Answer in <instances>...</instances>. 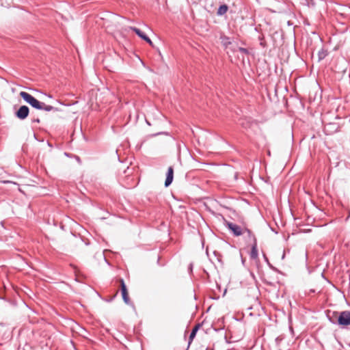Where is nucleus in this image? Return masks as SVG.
Instances as JSON below:
<instances>
[{
  "label": "nucleus",
  "mask_w": 350,
  "mask_h": 350,
  "mask_svg": "<svg viewBox=\"0 0 350 350\" xmlns=\"http://www.w3.org/2000/svg\"><path fill=\"white\" fill-rule=\"evenodd\" d=\"M239 51L242 53L248 54V50L245 48L239 47Z\"/></svg>",
  "instance_id": "obj_16"
},
{
  "label": "nucleus",
  "mask_w": 350,
  "mask_h": 350,
  "mask_svg": "<svg viewBox=\"0 0 350 350\" xmlns=\"http://www.w3.org/2000/svg\"><path fill=\"white\" fill-rule=\"evenodd\" d=\"M146 42H147L150 45L152 46V42L151 41V40L149 38L148 36H147V39L146 40H144Z\"/></svg>",
  "instance_id": "obj_18"
},
{
  "label": "nucleus",
  "mask_w": 350,
  "mask_h": 350,
  "mask_svg": "<svg viewBox=\"0 0 350 350\" xmlns=\"http://www.w3.org/2000/svg\"><path fill=\"white\" fill-rule=\"evenodd\" d=\"M42 107L40 110H44L46 111H51L53 110L57 111V109L51 105H46L44 103H41Z\"/></svg>",
  "instance_id": "obj_11"
},
{
  "label": "nucleus",
  "mask_w": 350,
  "mask_h": 350,
  "mask_svg": "<svg viewBox=\"0 0 350 350\" xmlns=\"http://www.w3.org/2000/svg\"><path fill=\"white\" fill-rule=\"evenodd\" d=\"M258 40L260 41V45L262 48H265L267 46V43H266V41L265 40V36L263 35L259 36H258Z\"/></svg>",
  "instance_id": "obj_14"
},
{
  "label": "nucleus",
  "mask_w": 350,
  "mask_h": 350,
  "mask_svg": "<svg viewBox=\"0 0 350 350\" xmlns=\"http://www.w3.org/2000/svg\"><path fill=\"white\" fill-rule=\"evenodd\" d=\"M157 264H158L159 265H161V266H163V264H160V257H159V258H158V259H157Z\"/></svg>",
  "instance_id": "obj_21"
},
{
  "label": "nucleus",
  "mask_w": 350,
  "mask_h": 350,
  "mask_svg": "<svg viewBox=\"0 0 350 350\" xmlns=\"http://www.w3.org/2000/svg\"><path fill=\"white\" fill-rule=\"evenodd\" d=\"M160 134L168 135V133H166V132H162V133H157V134H154V136H156V135H160Z\"/></svg>",
  "instance_id": "obj_20"
},
{
  "label": "nucleus",
  "mask_w": 350,
  "mask_h": 350,
  "mask_svg": "<svg viewBox=\"0 0 350 350\" xmlns=\"http://www.w3.org/2000/svg\"><path fill=\"white\" fill-rule=\"evenodd\" d=\"M119 282L120 284V289H121L122 299H123L124 301L128 304L130 302V299L129 297L128 291H127V288L125 284L124 280L122 278H120L119 280Z\"/></svg>",
  "instance_id": "obj_5"
},
{
  "label": "nucleus",
  "mask_w": 350,
  "mask_h": 350,
  "mask_svg": "<svg viewBox=\"0 0 350 350\" xmlns=\"http://www.w3.org/2000/svg\"><path fill=\"white\" fill-rule=\"evenodd\" d=\"M29 113V107L26 105H23L16 111L15 116L20 120H25L27 118Z\"/></svg>",
  "instance_id": "obj_4"
},
{
  "label": "nucleus",
  "mask_w": 350,
  "mask_h": 350,
  "mask_svg": "<svg viewBox=\"0 0 350 350\" xmlns=\"http://www.w3.org/2000/svg\"><path fill=\"white\" fill-rule=\"evenodd\" d=\"M228 10V6L226 4H223L220 5L217 11V14L218 16L224 15Z\"/></svg>",
  "instance_id": "obj_9"
},
{
  "label": "nucleus",
  "mask_w": 350,
  "mask_h": 350,
  "mask_svg": "<svg viewBox=\"0 0 350 350\" xmlns=\"http://www.w3.org/2000/svg\"><path fill=\"white\" fill-rule=\"evenodd\" d=\"M226 226L236 237H239L244 234V228H242L240 226L237 225L236 224L230 221H226Z\"/></svg>",
  "instance_id": "obj_3"
},
{
  "label": "nucleus",
  "mask_w": 350,
  "mask_h": 350,
  "mask_svg": "<svg viewBox=\"0 0 350 350\" xmlns=\"http://www.w3.org/2000/svg\"><path fill=\"white\" fill-rule=\"evenodd\" d=\"M32 122H37V123H39V122H40V119H39V118L33 119V120H32Z\"/></svg>",
  "instance_id": "obj_19"
},
{
  "label": "nucleus",
  "mask_w": 350,
  "mask_h": 350,
  "mask_svg": "<svg viewBox=\"0 0 350 350\" xmlns=\"http://www.w3.org/2000/svg\"><path fill=\"white\" fill-rule=\"evenodd\" d=\"M131 29L133 31H134L142 40H144L147 39V36L144 32H142L139 29L135 27H131Z\"/></svg>",
  "instance_id": "obj_8"
},
{
  "label": "nucleus",
  "mask_w": 350,
  "mask_h": 350,
  "mask_svg": "<svg viewBox=\"0 0 350 350\" xmlns=\"http://www.w3.org/2000/svg\"><path fill=\"white\" fill-rule=\"evenodd\" d=\"M327 52L322 49L318 53L319 59L321 60V59H324L327 56Z\"/></svg>",
  "instance_id": "obj_15"
},
{
  "label": "nucleus",
  "mask_w": 350,
  "mask_h": 350,
  "mask_svg": "<svg viewBox=\"0 0 350 350\" xmlns=\"http://www.w3.org/2000/svg\"><path fill=\"white\" fill-rule=\"evenodd\" d=\"M334 313L337 314V316H338V314H339L338 312H332V317H330L329 315H328V318H329V320H330V318H331L332 319L336 320V316L334 314Z\"/></svg>",
  "instance_id": "obj_17"
},
{
  "label": "nucleus",
  "mask_w": 350,
  "mask_h": 350,
  "mask_svg": "<svg viewBox=\"0 0 350 350\" xmlns=\"http://www.w3.org/2000/svg\"><path fill=\"white\" fill-rule=\"evenodd\" d=\"M200 325H196L191 330L189 337V344H191L193 338H195L196 333L199 329Z\"/></svg>",
  "instance_id": "obj_10"
},
{
  "label": "nucleus",
  "mask_w": 350,
  "mask_h": 350,
  "mask_svg": "<svg viewBox=\"0 0 350 350\" xmlns=\"http://www.w3.org/2000/svg\"><path fill=\"white\" fill-rule=\"evenodd\" d=\"M174 178V169L172 166L168 167L165 181V186L167 187L171 185Z\"/></svg>",
  "instance_id": "obj_7"
},
{
  "label": "nucleus",
  "mask_w": 350,
  "mask_h": 350,
  "mask_svg": "<svg viewBox=\"0 0 350 350\" xmlns=\"http://www.w3.org/2000/svg\"><path fill=\"white\" fill-rule=\"evenodd\" d=\"M310 291L311 293H315V290H314V289H311Z\"/></svg>",
  "instance_id": "obj_22"
},
{
  "label": "nucleus",
  "mask_w": 350,
  "mask_h": 350,
  "mask_svg": "<svg viewBox=\"0 0 350 350\" xmlns=\"http://www.w3.org/2000/svg\"><path fill=\"white\" fill-rule=\"evenodd\" d=\"M251 252L250 253V257L252 260H257L258 258V252L256 238L253 239V242L251 243Z\"/></svg>",
  "instance_id": "obj_6"
},
{
  "label": "nucleus",
  "mask_w": 350,
  "mask_h": 350,
  "mask_svg": "<svg viewBox=\"0 0 350 350\" xmlns=\"http://www.w3.org/2000/svg\"><path fill=\"white\" fill-rule=\"evenodd\" d=\"M21 97L28 104H29L32 107L36 109H41L42 105L40 101L37 100L35 97H33L30 94L26 92H21L20 93Z\"/></svg>",
  "instance_id": "obj_2"
},
{
  "label": "nucleus",
  "mask_w": 350,
  "mask_h": 350,
  "mask_svg": "<svg viewBox=\"0 0 350 350\" xmlns=\"http://www.w3.org/2000/svg\"><path fill=\"white\" fill-rule=\"evenodd\" d=\"M221 40L222 44L224 46H225L226 47H227L228 45H230L231 44L230 38H228L226 36H221Z\"/></svg>",
  "instance_id": "obj_13"
},
{
  "label": "nucleus",
  "mask_w": 350,
  "mask_h": 350,
  "mask_svg": "<svg viewBox=\"0 0 350 350\" xmlns=\"http://www.w3.org/2000/svg\"><path fill=\"white\" fill-rule=\"evenodd\" d=\"M284 256H285V254H284V253H283V255H282V259H284Z\"/></svg>",
  "instance_id": "obj_23"
},
{
  "label": "nucleus",
  "mask_w": 350,
  "mask_h": 350,
  "mask_svg": "<svg viewBox=\"0 0 350 350\" xmlns=\"http://www.w3.org/2000/svg\"><path fill=\"white\" fill-rule=\"evenodd\" d=\"M247 233V235L250 239V243L253 242V239L256 238L253 232L248 228L244 227V234Z\"/></svg>",
  "instance_id": "obj_12"
},
{
  "label": "nucleus",
  "mask_w": 350,
  "mask_h": 350,
  "mask_svg": "<svg viewBox=\"0 0 350 350\" xmlns=\"http://www.w3.org/2000/svg\"><path fill=\"white\" fill-rule=\"evenodd\" d=\"M336 316V320L330 318V321L333 324H338L340 327L345 328L350 326V310H344L337 314L334 313Z\"/></svg>",
  "instance_id": "obj_1"
}]
</instances>
